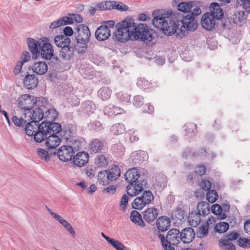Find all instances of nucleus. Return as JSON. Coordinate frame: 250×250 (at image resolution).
Listing matches in <instances>:
<instances>
[{
  "mask_svg": "<svg viewBox=\"0 0 250 250\" xmlns=\"http://www.w3.org/2000/svg\"><path fill=\"white\" fill-rule=\"evenodd\" d=\"M201 24L203 28L207 30H211L215 26V19L209 12L205 13L202 17Z\"/></svg>",
  "mask_w": 250,
  "mask_h": 250,
  "instance_id": "9b49d317",
  "label": "nucleus"
},
{
  "mask_svg": "<svg viewBox=\"0 0 250 250\" xmlns=\"http://www.w3.org/2000/svg\"><path fill=\"white\" fill-rule=\"evenodd\" d=\"M133 104L136 107H140L143 104V98L140 95L135 96L133 100Z\"/></svg>",
  "mask_w": 250,
  "mask_h": 250,
  "instance_id": "4d7b16f0",
  "label": "nucleus"
},
{
  "mask_svg": "<svg viewBox=\"0 0 250 250\" xmlns=\"http://www.w3.org/2000/svg\"><path fill=\"white\" fill-rule=\"evenodd\" d=\"M110 181V178L108 174L107 170H103L98 173V182L100 185H106L108 184Z\"/></svg>",
  "mask_w": 250,
  "mask_h": 250,
  "instance_id": "2f4dec72",
  "label": "nucleus"
},
{
  "mask_svg": "<svg viewBox=\"0 0 250 250\" xmlns=\"http://www.w3.org/2000/svg\"><path fill=\"white\" fill-rule=\"evenodd\" d=\"M110 36V30L107 25H101L95 32L96 39L99 41H105Z\"/></svg>",
  "mask_w": 250,
  "mask_h": 250,
  "instance_id": "dca6fc26",
  "label": "nucleus"
},
{
  "mask_svg": "<svg viewBox=\"0 0 250 250\" xmlns=\"http://www.w3.org/2000/svg\"><path fill=\"white\" fill-rule=\"evenodd\" d=\"M213 213L219 216L220 219H224L227 218V215L225 212H223L222 207L218 204H214L211 207Z\"/></svg>",
  "mask_w": 250,
  "mask_h": 250,
  "instance_id": "f704fd0d",
  "label": "nucleus"
},
{
  "mask_svg": "<svg viewBox=\"0 0 250 250\" xmlns=\"http://www.w3.org/2000/svg\"><path fill=\"white\" fill-rule=\"evenodd\" d=\"M185 216L184 211L182 208H177L172 213V217L176 221H181Z\"/></svg>",
  "mask_w": 250,
  "mask_h": 250,
  "instance_id": "09e8293b",
  "label": "nucleus"
},
{
  "mask_svg": "<svg viewBox=\"0 0 250 250\" xmlns=\"http://www.w3.org/2000/svg\"><path fill=\"white\" fill-rule=\"evenodd\" d=\"M59 126V124L50 121H43L41 124L31 121L26 125L25 131L27 135H33L36 142L41 143L43 141V137L46 133H50L51 130L53 132L58 131L60 129Z\"/></svg>",
  "mask_w": 250,
  "mask_h": 250,
  "instance_id": "f03ea898",
  "label": "nucleus"
},
{
  "mask_svg": "<svg viewBox=\"0 0 250 250\" xmlns=\"http://www.w3.org/2000/svg\"><path fill=\"white\" fill-rule=\"evenodd\" d=\"M31 111L32 112V121H35L37 123H39V122L44 117V113L42 112V110L40 108H35L34 110L32 109Z\"/></svg>",
  "mask_w": 250,
  "mask_h": 250,
  "instance_id": "72a5a7b5",
  "label": "nucleus"
},
{
  "mask_svg": "<svg viewBox=\"0 0 250 250\" xmlns=\"http://www.w3.org/2000/svg\"><path fill=\"white\" fill-rule=\"evenodd\" d=\"M131 221L140 227H144L145 224L144 222L140 213L136 210L131 211L130 215Z\"/></svg>",
  "mask_w": 250,
  "mask_h": 250,
  "instance_id": "a878e982",
  "label": "nucleus"
},
{
  "mask_svg": "<svg viewBox=\"0 0 250 250\" xmlns=\"http://www.w3.org/2000/svg\"><path fill=\"white\" fill-rule=\"evenodd\" d=\"M38 83V79L33 74L26 75L23 79L24 86L29 89L35 88L37 86Z\"/></svg>",
  "mask_w": 250,
  "mask_h": 250,
  "instance_id": "412c9836",
  "label": "nucleus"
},
{
  "mask_svg": "<svg viewBox=\"0 0 250 250\" xmlns=\"http://www.w3.org/2000/svg\"><path fill=\"white\" fill-rule=\"evenodd\" d=\"M44 117L50 121L55 120L58 117V113L54 108L48 109L44 113Z\"/></svg>",
  "mask_w": 250,
  "mask_h": 250,
  "instance_id": "49530a36",
  "label": "nucleus"
},
{
  "mask_svg": "<svg viewBox=\"0 0 250 250\" xmlns=\"http://www.w3.org/2000/svg\"><path fill=\"white\" fill-rule=\"evenodd\" d=\"M234 22L236 23L241 22L245 19V12L243 11L238 10L233 15Z\"/></svg>",
  "mask_w": 250,
  "mask_h": 250,
  "instance_id": "de8ad7c7",
  "label": "nucleus"
},
{
  "mask_svg": "<svg viewBox=\"0 0 250 250\" xmlns=\"http://www.w3.org/2000/svg\"><path fill=\"white\" fill-rule=\"evenodd\" d=\"M218 198V194L214 190H210L207 194V198L209 202L213 203L216 201Z\"/></svg>",
  "mask_w": 250,
  "mask_h": 250,
  "instance_id": "3c124183",
  "label": "nucleus"
},
{
  "mask_svg": "<svg viewBox=\"0 0 250 250\" xmlns=\"http://www.w3.org/2000/svg\"><path fill=\"white\" fill-rule=\"evenodd\" d=\"M111 94V90L107 87H102L98 91V96L103 100L109 99Z\"/></svg>",
  "mask_w": 250,
  "mask_h": 250,
  "instance_id": "58836bf2",
  "label": "nucleus"
},
{
  "mask_svg": "<svg viewBox=\"0 0 250 250\" xmlns=\"http://www.w3.org/2000/svg\"><path fill=\"white\" fill-rule=\"evenodd\" d=\"M125 126L122 124H116L111 127V131L115 135H118L124 132Z\"/></svg>",
  "mask_w": 250,
  "mask_h": 250,
  "instance_id": "a18cd8bd",
  "label": "nucleus"
},
{
  "mask_svg": "<svg viewBox=\"0 0 250 250\" xmlns=\"http://www.w3.org/2000/svg\"><path fill=\"white\" fill-rule=\"evenodd\" d=\"M208 231V225L203 226L199 228V229L198 230V234L200 235V237H204L206 235Z\"/></svg>",
  "mask_w": 250,
  "mask_h": 250,
  "instance_id": "bf43d9fd",
  "label": "nucleus"
},
{
  "mask_svg": "<svg viewBox=\"0 0 250 250\" xmlns=\"http://www.w3.org/2000/svg\"><path fill=\"white\" fill-rule=\"evenodd\" d=\"M64 228L71 234L73 237H75V232L71 225L66 220H63L61 223Z\"/></svg>",
  "mask_w": 250,
  "mask_h": 250,
  "instance_id": "864d4df0",
  "label": "nucleus"
},
{
  "mask_svg": "<svg viewBox=\"0 0 250 250\" xmlns=\"http://www.w3.org/2000/svg\"><path fill=\"white\" fill-rule=\"evenodd\" d=\"M73 54V48L69 45L62 47L60 51L61 57L65 60L69 59Z\"/></svg>",
  "mask_w": 250,
  "mask_h": 250,
  "instance_id": "c9c22d12",
  "label": "nucleus"
},
{
  "mask_svg": "<svg viewBox=\"0 0 250 250\" xmlns=\"http://www.w3.org/2000/svg\"><path fill=\"white\" fill-rule=\"evenodd\" d=\"M112 6L111 8L116 9L121 11H126L128 9V7L127 5L124 4L122 2L111 1Z\"/></svg>",
  "mask_w": 250,
  "mask_h": 250,
  "instance_id": "603ef678",
  "label": "nucleus"
},
{
  "mask_svg": "<svg viewBox=\"0 0 250 250\" xmlns=\"http://www.w3.org/2000/svg\"><path fill=\"white\" fill-rule=\"evenodd\" d=\"M107 170L111 181L116 180L121 174L120 168L116 166H113L109 170Z\"/></svg>",
  "mask_w": 250,
  "mask_h": 250,
  "instance_id": "4c0bfd02",
  "label": "nucleus"
},
{
  "mask_svg": "<svg viewBox=\"0 0 250 250\" xmlns=\"http://www.w3.org/2000/svg\"><path fill=\"white\" fill-rule=\"evenodd\" d=\"M170 23L168 32L166 34L170 36L175 34L178 38H183L187 36L188 31H194L198 26V23L195 19L188 16L183 18L182 20L172 21Z\"/></svg>",
  "mask_w": 250,
  "mask_h": 250,
  "instance_id": "7ed1b4c3",
  "label": "nucleus"
},
{
  "mask_svg": "<svg viewBox=\"0 0 250 250\" xmlns=\"http://www.w3.org/2000/svg\"><path fill=\"white\" fill-rule=\"evenodd\" d=\"M239 237V234L236 232H231L226 235V239L229 241L237 239Z\"/></svg>",
  "mask_w": 250,
  "mask_h": 250,
  "instance_id": "338daca9",
  "label": "nucleus"
},
{
  "mask_svg": "<svg viewBox=\"0 0 250 250\" xmlns=\"http://www.w3.org/2000/svg\"><path fill=\"white\" fill-rule=\"evenodd\" d=\"M111 1H103L97 4L93 11H95L96 10H105L107 9H111Z\"/></svg>",
  "mask_w": 250,
  "mask_h": 250,
  "instance_id": "a19ab883",
  "label": "nucleus"
},
{
  "mask_svg": "<svg viewBox=\"0 0 250 250\" xmlns=\"http://www.w3.org/2000/svg\"><path fill=\"white\" fill-rule=\"evenodd\" d=\"M133 183L129 184L126 187V191L127 194L131 196H136L142 192L144 189V187L146 184L145 181L141 182L136 181Z\"/></svg>",
  "mask_w": 250,
  "mask_h": 250,
  "instance_id": "9d476101",
  "label": "nucleus"
},
{
  "mask_svg": "<svg viewBox=\"0 0 250 250\" xmlns=\"http://www.w3.org/2000/svg\"><path fill=\"white\" fill-rule=\"evenodd\" d=\"M140 177V173L138 170L134 168L128 170L125 174V180L129 183V184L134 183L138 180Z\"/></svg>",
  "mask_w": 250,
  "mask_h": 250,
  "instance_id": "6ab92c4d",
  "label": "nucleus"
},
{
  "mask_svg": "<svg viewBox=\"0 0 250 250\" xmlns=\"http://www.w3.org/2000/svg\"><path fill=\"white\" fill-rule=\"evenodd\" d=\"M12 121L14 124L17 126H21L24 125L25 124L23 122V118L19 115L14 116L12 118Z\"/></svg>",
  "mask_w": 250,
  "mask_h": 250,
  "instance_id": "6e6d98bb",
  "label": "nucleus"
},
{
  "mask_svg": "<svg viewBox=\"0 0 250 250\" xmlns=\"http://www.w3.org/2000/svg\"><path fill=\"white\" fill-rule=\"evenodd\" d=\"M196 1H189L188 2H183L179 3L177 6V9L179 11L184 13L189 12L191 9L196 6Z\"/></svg>",
  "mask_w": 250,
  "mask_h": 250,
  "instance_id": "c756f323",
  "label": "nucleus"
},
{
  "mask_svg": "<svg viewBox=\"0 0 250 250\" xmlns=\"http://www.w3.org/2000/svg\"><path fill=\"white\" fill-rule=\"evenodd\" d=\"M94 163L98 167H105L108 163V156L106 154H99L97 155L95 159Z\"/></svg>",
  "mask_w": 250,
  "mask_h": 250,
  "instance_id": "7c9ffc66",
  "label": "nucleus"
},
{
  "mask_svg": "<svg viewBox=\"0 0 250 250\" xmlns=\"http://www.w3.org/2000/svg\"><path fill=\"white\" fill-rule=\"evenodd\" d=\"M59 130L57 132H53L52 130L50 133H46L47 134L44 135L43 140H45V145L48 149H55L61 143V138L57 135V134L59 133L62 129V127L60 124Z\"/></svg>",
  "mask_w": 250,
  "mask_h": 250,
  "instance_id": "39448f33",
  "label": "nucleus"
},
{
  "mask_svg": "<svg viewBox=\"0 0 250 250\" xmlns=\"http://www.w3.org/2000/svg\"><path fill=\"white\" fill-rule=\"evenodd\" d=\"M31 109H22L21 116L23 118L24 124L32 121Z\"/></svg>",
  "mask_w": 250,
  "mask_h": 250,
  "instance_id": "ea45409f",
  "label": "nucleus"
},
{
  "mask_svg": "<svg viewBox=\"0 0 250 250\" xmlns=\"http://www.w3.org/2000/svg\"><path fill=\"white\" fill-rule=\"evenodd\" d=\"M237 7H242L247 11H250V0H236Z\"/></svg>",
  "mask_w": 250,
  "mask_h": 250,
  "instance_id": "8fccbe9b",
  "label": "nucleus"
},
{
  "mask_svg": "<svg viewBox=\"0 0 250 250\" xmlns=\"http://www.w3.org/2000/svg\"><path fill=\"white\" fill-rule=\"evenodd\" d=\"M28 48L33 55H35V58L40 54V46L42 44L38 41L32 38H29L27 41Z\"/></svg>",
  "mask_w": 250,
  "mask_h": 250,
  "instance_id": "a211bd4d",
  "label": "nucleus"
},
{
  "mask_svg": "<svg viewBox=\"0 0 250 250\" xmlns=\"http://www.w3.org/2000/svg\"><path fill=\"white\" fill-rule=\"evenodd\" d=\"M180 231L176 229H170L167 233L166 241L172 245L178 244L181 241Z\"/></svg>",
  "mask_w": 250,
  "mask_h": 250,
  "instance_id": "ddd939ff",
  "label": "nucleus"
},
{
  "mask_svg": "<svg viewBox=\"0 0 250 250\" xmlns=\"http://www.w3.org/2000/svg\"><path fill=\"white\" fill-rule=\"evenodd\" d=\"M45 208H46L47 210L50 213L52 217L55 218L56 220H57L60 224L64 220V219H63L62 216H61L57 213L53 212L52 210L48 207H47L46 206H45Z\"/></svg>",
  "mask_w": 250,
  "mask_h": 250,
  "instance_id": "13d9d810",
  "label": "nucleus"
},
{
  "mask_svg": "<svg viewBox=\"0 0 250 250\" xmlns=\"http://www.w3.org/2000/svg\"><path fill=\"white\" fill-rule=\"evenodd\" d=\"M104 146L103 142L98 139L92 140L89 144L90 150L94 152L97 153L101 151Z\"/></svg>",
  "mask_w": 250,
  "mask_h": 250,
  "instance_id": "bb28decb",
  "label": "nucleus"
},
{
  "mask_svg": "<svg viewBox=\"0 0 250 250\" xmlns=\"http://www.w3.org/2000/svg\"><path fill=\"white\" fill-rule=\"evenodd\" d=\"M89 159V154L84 151L78 153L73 157V162L75 166L79 167L83 166L86 164Z\"/></svg>",
  "mask_w": 250,
  "mask_h": 250,
  "instance_id": "4468645a",
  "label": "nucleus"
},
{
  "mask_svg": "<svg viewBox=\"0 0 250 250\" xmlns=\"http://www.w3.org/2000/svg\"><path fill=\"white\" fill-rule=\"evenodd\" d=\"M53 154H57L60 160L66 162L71 160L74 154V148L69 146H62L59 149L53 152Z\"/></svg>",
  "mask_w": 250,
  "mask_h": 250,
  "instance_id": "6e6552de",
  "label": "nucleus"
},
{
  "mask_svg": "<svg viewBox=\"0 0 250 250\" xmlns=\"http://www.w3.org/2000/svg\"><path fill=\"white\" fill-rule=\"evenodd\" d=\"M201 214L200 210H199L198 213L191 212L189 214L188 221L190 225L196 227L201 222Z\"/></svg>",
  "mask_w": 250,
  "mask_h": 250,
  "instance_id": "c85d7f7f",
  "label": "nucleus"
},
{
  "mask_svg": "<svg viewBox=\"0 0 250 250\" xmlns=\"http://www.w3.org/2000/svg\"><path fill=\"white\" fill-rule=\"evenodd\" d=\"M201 187H202V188L205 190H208L211 188V184L209 181L205 179L202 181Z\"/></svg>",
  "mask_w": 250,
  "mask_h": 250,
  "instance_id": "e2e57ef3",
  "label": "nucleus"
},
{
  "mask_svg": "<svg viewBox=\"0 0 250 250\" xmlns=\"http://www.w3.org/2000/svg\"><path fill=\"white\" fill-rule=\"evenodd\" d=\"M117 31L115 33L116 39L121 42L131 40L140 39L146 42L153 41L155 38V32L149 29L146 25L140 23L137 26L132 19H125L116 26Z\"/></svg>",
  "mask_w": 250,
  "mask_h": 250,
  "instance_id": "f257e3e1",
  "label": "nucleus"
},
{
  "mask_svg": "<svg viewBox=\"0 0 250 250\" xmlns=\"http://www.w3.org/2000/svg\"><path fill=\"white\" fill-rule=\"evenodd\" d=\"M76 40L78 43L86 44L90 37V32L88 27L83 24L78 26L77 32L76 33Z\"/></svg>",
  "mask_w": 250,
  "mask_h": 250,
  "instance_id": "0eeeda50",
  "label": "nucleus"
},
{
  "mask_svg": "<svg viewBox=\"0 0 250 250\" xmlns=\"http://www.w3.org/2000/svg\"><path fill=\"white\" fill-rule=\"evenodd\" d=\"M171 222L169 218L162 216L159 217L156 221L157 229L161 231L167 230L170 227Z\"/></svg>",
  "mask_w": 250,
  "mask_h": 250,
  "instance_id": "f3484780",
  "label": "nucleus"
},
{
  "mask_svg": "<svg viewBox=\"0 0 250 250\" xmlns=\"http://www.w3.org/2000/svg\"><path fill=\"white\" fill-rule=\"evenodd\" d=\"M83 111L88 114L92 113L95 109V105L90 101H87L83 104Z\"/></svg>",
  "mask_w": 250,
  "mask_h": 250,
  "instance_id": "c03bdc74",
  "label": "nucleus"
},
{
  "mask_svg": "<svg viewBox=\"0 0 250 250\" xmlns=\"http://www.w3.org/2000/svg\"><path fill=\"white\" fill-rule=\"evenodd\" d=\"M101 235L103 238H104L110 245H111L117 250H128L119 241L106 236L103 232L101 233Z\"/></svg>",
  "mask_w": 250,
  "mask_h": 250,
  "instance_id": "b1692460",
  "label": "nucleus"
},
{
  "mask_svg": "<svg viewBox=\"0 0 250 250\" xmlns=\"http://www.w3.org/2000/svg\"><path fill=\"white\" fill-rule=\"evenodd\" d=\"M23 64L24 63L21 61H18L17 62V64L14 70V72L15 74L17 75L21 72Z\"/></svg>",
  "mask_w": 250,
  "mask_h": 250,
  "instance_id": "69168bd1",
  "label": "nucleus"
},
{
  "mask_svg": "<svg viewBox=\"0 0 250 250\" xmlns=\"http://www.w3.org/2000/svg\"><path fill=\"white\" fill-rule=\"evenodd\" d=\"M154 112V107L150 104H146L143 107V112L151 114Z\"/></svg>",
  "mask_w": 250,
  "mask_h": 250,
  "instance_id": "0e129e2a",
  "label": "nucleus"
},
{
  "mask_svg": "<svg viewBox=\"0 0 250 250\" xmlns=\"http://www.w3.org/2000/svg\"><path fill=\"white\" fill-rule=\"evenodd\" d=\"M18 102L22 109H32L37 104V99L33 96L24 94L18 99Z\"/></svg>",
  "mask_w": 250,
  "mask_h": 250,
  "instance_id": "1a4fd4ad",
  "label": "nucleus"
},
{
  "mask_svg": "<svg viewBox=\"0 0 250 250\" xmlns=\"http://www.w3.org/2000/svg\"><path fill=\"white\" fill-rule=\"evenodd\" d=\"M105 114L108 116H112L113 115L121 114L124 112L123 109L116 106L109 105L105 107L104 111Z\"/></svg>",
  "mask_w": 250,
  "mask_h": 250,
  "instance_id": "473e14b6",
  "label": "nucleus"
},
{
  "mask_svg": "<svg viewBox=\"0 0 250 250\" xmlns=\"http://www.w3.org/2000/svg\"><path fill=\"white\" fill-rule=\"evenodd\" d=\"M210 12L213 18L217 20L221 19L223 18L224 14L222 8L216 3H212L210 6Z\"/></svg>",
  "mask_w": 250,
  "mask_h": 250,
  "instance_id": "5701e85b",
  "label": "nucleus"
},
{
  "mask_svg": "<svg viewBox=\"0 0 250 250\" xmlns=\"http://www.w3.org/2000/svg\"><path fill=\"white\" fill-rule=\"evenodd\" d=\"M116 190V187L113 185L108 186L107 188H104L103 192L104 193H108L109 194H113Z\"/></svg>",
  "mask_w": 250,
  "mask_h": 250,
  "instance_id": "774afa93",
  "label": "nucleus"
},
{
  "mask_svg": "<svg viewBox=\"0 0 250 250\" xmlns=\"http://www.w3.org/2000/svg\"><path fill=\"white\" fill-rule=\"evenodd\" d=\"M37 152L39 156L43 160L47 161L48 159H49L48 157V153L47 151L40 148L38 149Z\"/></svg>",
  "mask_w": 250,
  "mask_h": 250,
  "instance_id": "052dcab7",
  "label": "nucleus"
},
{
  "mask_svg": "<svg viewBox=\"0 0 250 250\" xmlns=\"http://www.w3.org/2000/svg\"><path fill=\"white\" fill-rule=\"evenodd\" d=\"M32 68L34 73L38 75H43L47 72L48 66L45 62L40 61L34 63Z\"/></svg>",
  "mask_w": 250,
  "mask_h": 250,
  "instance_id": "4be33fe9",
  "label": "nucleus"
},
{
  "mask_svg": "<svg viewBox=\"0 0 250 250\" xmlns=\"http://www.w3.org/2000/svg\"><path fill=\"white\" fill-rule=\"evenodd\" d=\"M153 199L152 192L149 190L145 191L141 196L137 197L134 200L132 206L135 209H141Z\"/></svg>",
  "mask_w": 250,
  "mask_h": 250,
  "instance_id": "20e7f679",
  "label": "nucleus"
},
{
  "mask_svg": "<svg viewBox=\"0 0 250 250\" xmlns=\"http://www.w3.org/2000/svg\"><path fill=\"white\" fill-rule=\"evenodd\" d=\"M206 172V168L205 166H199L196 167V170L190 173L188 175V178L190 180H192L193 178H195L197 175L200 176L203 175L205 174Z\"/></svg>",
  "mask_w": 250,
  "mask_h": 250,
  "instance_id": "e433bc0d",
  "label": "nucleus"
},
{
  "mask_svg": "<svg viewBox=\"0 0 250 250\" xmlns=\"http://www.w3.org/2000/svg\"><path fill=\"white\" fill-rule=\"evenodd\" d=\"M229 225L225 222H220L217 223L215 226V230L219 233H224L228 230Z\"/></svg>",
  "mask_w": 250,
  "mask_h": 250,
  "instance_id": "37998d69",
  "label": "nucleus"
},
{
  "mask_svg": "<svg viewBox=\"0 0 250 250\" xmlns=\"http://www.w3.org/2000/svg\"><path fill=\"white\" fill-rule=\"evenodd\" d=\"M219 245L224 250H235L234 245L228 240H219Z\"/></svg>",
  "mask_w": 250,
  "mask_h": 250,
  "instance_id": "79ce46f5",
  "label": "nucleus"
},
{
  "mask_svg": "<svg viewBox=\"0 0 250 250\" xmlns=\"http://www.w3.org/2000/svg\"><path fill=\"white\" fill-rule=\"evenodd\" d=\"M72 22V20L71 18L67 17H62L59 20L52 22L50 25V28L55 29L62 25H66Z\"/></svg>",
  "mask_w": 250,
  "mask_h": 250,
  "instance_id": "cd10ccee",
  "label": "nucleus"
},
{
  "mask_svg": "<svg viewBox=\"0 0 250 250\" xmlns=\"http://www.w3.org/2000/svg\"><path fill=\"white\" fill-rule=\"evenodd\" d=\"M128 197L126 194L123 196L120 203V209L125 211L128 204Z\"/></svg>",
  "mask_w": 250,
  "mask_h": 250,
  "instance_id": "5fc2aeb1",
  "label": "nucleus"
},
{
  "mask_svg": "<svg viewBox=\"0 0 250 250\" xmlns=\"http://www.w3.org/2000/svg\"><path fill=\"white\" fill-rule=\"evenodd\" d=\"M40 54L43 59L50 60L54 54L53 46L48 42L42 43V45L40 46Z\"/></svg>",
  "mask_w": 250,
  "mask_h": 250,
  "instance_id": "f8f14e48",
  "label": "nucleus"
},
{
  "mask_svg": "<svg viewBox=\"0 0 250 250\" xmlns=\"http://www.w3.org/2000/svg\"><path fill=\"white\" fill-rule=\"evenodd\" d=\"M195 236V232L191 228H185L180 232L181 241L184 243H190L194 238Z\"/></svg>",
  "mask_w": 250,
  "mask_h": 250,
  "instance_id": "2eb2a0df",
  "label": "nucleus"
},
{
  "mask_svg": "<svg viewBox=\"0 0 250 250\" xmlns=\"http://www.w3.org/2000/svg\"><path fill=\"white\" fill-rule=\"evenodd\" d=\"M70 39L63 35H59L54 39V42L57 46L61 48L66 46H69L70 43Z\"/></svg>",
  "mask_w": 250,
  "mask_h": 250,
  "instance_id": "393cba45",
  "label": "nucleus"
},
{
  "mask_svg": "<svg viewBox=\"0 0 250 250\" xmlns=\"http://www.w3.org/2000/svg\"><path fill=\"white\" fill-rule=\"evenodd\" d=\"M158 215V210L155 208H148L144 212V219L148 223L154 221Z\"/></svg>",
  "mask_w": 250,
  "mask_h": 250,
  "instance_id": "aec40b11",
  "label": "nucleus"
},
{
  "mask_svg": "<svg viewBox=\"0 0 250 250\" xmlns=\"http://www.w3.org/2000/svg\"><path fill=\"white\" fill-rule=\"evenodd\" d=\"M171 19L165 14L159 15L154 17L152 23L155 27L162 30L165 34L166 32H168L170 27Z\"/></svg>",
  "mask_w": 250,
  "mask_h": 250,
  "instance_id": "423d86ee",
  "label": "nucleus"
},
{
  "mask_svg": "<svg viewBox=\"0 0 250 250\" xmlns=\"http://www.w3.org/2000/svg\"><path fill=\"white\" fill-rule=\"evenodd\" d=\"M240 246L243 248L250 247V240L246 238H240L238 240Z\"/></svg>",
  "mask_w": 250,
  "mask_h": 250,
  "instance_id": "680f3d73",
  "label": "nucleus"
}]
</instances>
